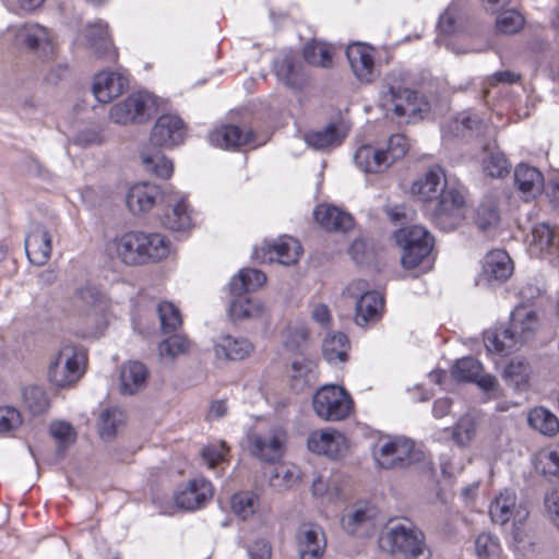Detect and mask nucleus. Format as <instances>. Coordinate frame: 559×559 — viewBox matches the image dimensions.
<instances>
[{"label": "nucleus", "instance_id": "obj_21", "mask_svg": "<svg viewBox=\"0 0 559 559\" xmlns=\"http://www.w3.org/2000/svg\"><path fill=\"white\" fill-rule=\"evenodd\" d=\"M25 252L31 263L41 266L51 253V237L47 228L33 224L24 241Z\"/></svg>", "mask_w": 559, "mask_h": 559}, {"label": "nucleus", "instance_id": "obj_31", "mask_svg": "<svg viewBox=\"0 0 559 559\" xmlns=\"http://www.w3.org/2000/svg\"><path fill=\"white\" fill-rule=\"evenodd\" d=\"M148 370L140 361H129L123 365L120 372V392L133 395L145 388Z\"/></svg>", "mask_w": 559, "mask_h": 559}, {"label": "nucleus", "instance_id": "obj_15", "mask_svg": "<svg viewBox=\"0 0 559 559\" xmlns=\"http://www.w3.org/2000/svg\"><path fill=\"white\" fill-rule=\"evenodd\" d=\"M307 448L316 454L330 459L343 456L347 450L346 438L335 429L314 430L307 438Z\"/></svg>", "mask_w": 559, "mask_h": 559}, {"label": "nucleus", "instance_id": "obj_4", "mask_svg": "<svg viewBox=\"0 0 559 559\" xmlns=\"http://www.w3.org/2000/svg\"><path fill=\"white\" fill-rule=\"evenodd\" d=\"M538 320L536 312L526 307L518 306L511 313L510 325L508 328L496 329L485 336V345L489 352L507 354L518 344L530 340L536 328Z\"/></svg>", "mask_w": 559, "mask_h": 559}, {"label": "nucleus", "instance_id": "obj_20", "mask_svg": "<svg viewBox=\"0 0 559 559\" xmlns=\"http://www.w3.org/2000/svg\"><path fill=\"white\" fill-rule=\"evenodd\" d=\"M489 514L492 522L503 525L510 520L516 524H523L528 516V510L516 504V496L513 491L504 490L489 507Z\"/></svg>", "mask_w": 559, "mask_h": 559}, {"label": "nucleus", "instance_id": "obj_28", "mask_svg": "<svg viewBox=\"0 0 559 559\" xmlns=\"http://www.w3.org/2000/svg\"><path fill=\"white\" fill-rule=\"evenodd\" d=\"M85 37L97 58L109 62L116 61L117 52L109 38L107 24L98 22L87 26Z\"/></svg>", "mask_w": 559, "mask_h": 559}, {"label": "nucleus", "instance_id": "obj_53", "mask_svg": "<svg viewBox=\"0 0 559 559\" xmlns=\"http://www.w3.org/2000/svg\"><path fill=\"white\" fill-rule=\"evenodd\" d=\"M477 421L474 415L465 414L453 428L452 438L461 447L467 445L476 435Z\"/></svg>", "mask_w": 559, "mask_h": 559}, {"label": "nucleus", "instance_id": "obj_52", "mask_svg": "<svg viewBox=\"0 0 559 559\" xmlns=\"http://www.w3.org/2000/svg\"><path fill=\"white\" fill-rule=\"evenodd\" d=\"M483 371L481 364L474 357L459 359L452 368V376L459 381L474 382Z\"/></svg>", "mask_w": 559, "mask_h": 559}, {"label": "nucleus", "instance_id": "obj_56", "mask_svg": "<svg viewBox=\"0 0 559 559\" xmlns=\"http://www.w3.org/2000/svg\"><path fill=\"white\" fill-rule=\"evenodd\" d=\"M50 433L58 442V451H63L67 447L74 443L76 433L73 427L64 421H53L50 425Z\"/></svg>", "mask_w": 559, "mask_h": 559}, {"label": "nucleus", "instance_id": "obj_18", "mask_svg": "<svg viewBox=\"0 0 559 559\" xmlns=\"http://www.w3.org/2000/svg\"><path fill=\"white\" fill-rule=\"evenodd\" d=\"M512 273L513 262L509 254L504 250H492L484 257L478 284H501L506 282Z\"/></svg>", "mask_w": 559, "mask_h": 559}, {"label": "nucleus", "instance_id": "obj_7", "mask_svg": "<svg viewBox=\"0 0 559 559\" xmlns=\"http://www.w3.org/2000/svg\"><path fill=\"white\" fill-rule=\"evenodd\" d=\"M397 245L403 249L401 263L404 269L413 270L421 264L433 247V237L423 226L413 225L395 233Z\"/></svg>", "mask_w": 559, "mask_h": 559}, {"label": "nucleus", "instance_id": "obj_42", "mask_svg": "<svg viewBox=\"0 0 559 559\" xmlns=\"http://www.w3.org/2000/svg\"><path fill=\"white\" fill-rule=\"evenodd\" d=\"M190 346L191 343L186 336L174 332L158 344V355L162 360L174 361L177 357L188 354Z\"/></svg>", "mask_w": 559, "mask_h": 559}, {"label": "nucleus", "instance_id": "obj_64", "mask_svg": "<svg viewBox=\"0 0 559 559\" xmlns=\"http://www.w3.org/2000/svg\"><path fill=\"white\" fill-rule=\"evenodd\" d=\"M249 555L251 559H270L271 547L265 540H258L251 546Z\"/></svg>", "mask_w": 559, "mask_h": 559}, {"label": "nucleus", "instance_id": "obj_1", "mask_svg": "<svg viewBox=\"0 0 559 559\" xmlns=\"http://www.w3.org/2000/svg\"><path fill=\"white\" fill-rule=\"evenodd\" d=\"M115 245L117 257L127 265L156 262L169 253V241L157 233L128 231Z\"/></svg>", "mask_w": 559, "mask_h": 559}, {"label": "nucleus", "instance_id": "obj_5", "mask_svg": "<svg viewBox=\"0 0 559 559\" xmlns=\"http://www.w3.org/2000/svg\"><path fill=\"white\" fill-rule=\"evenodd\" d=\"M408 148L409 144L405 135L396 133L390 136L385 147L360 146L356 151L354 159L356 165L365 173L379 174L403 158Z\"/></svg>", "mask_w": 559, "mask_h": 559}, {"label": "nucleus", "instance_id": "obj_13", "mask_svg": "<svg viewBox=\"0 0 559 559\" xmlns=\"http://www.w3.org/2000/svg\"><path fill=\"white\" fill-rule=\"evenodd\" d=\"M368 283L364 280L353 282L347 292L357 298L355 306V322L359 326H367L381 318L384 308V298L374 290H368Z\"/></svg>", "mask_w": 559, "mask_h": 559}, {"label": "nucleus", "instance_id": "obj_45", "mask_svg": "<svg viewBox=\"0 0 559 559\" xmlns=\"http://www.w3.org/2000/svg\"><path fill=\"white\" fill-rule=\"evenodd\" d=\"M305 139L306 142L316 150H324L338 145L343 136L335 124H328L321 130L308 132Z\"/></svg>", "mask_w": 559, "mask_h": 559}, {"label": "nucleus", "instance_id": "obj_26", "mask_svg": "<svg viewBox=\"0 0 559 559\" xmlns=\"http://www.w3.org/2000/svg\"><path fill=\"white\" fill-rule=\"evenodd\" d=\"M210 142L223 148H238L245 145L255 146L254 134L238 126H224L210 134Z\"/></svg>", "mask_w": 559, "mask_h": 559}, {"label": "nucleus", "instance_id": "obj_17", "mask_svg": "<svg viewBox=\"0 0 559 559\" xmlns=\"http://www.w3.org/2000/svg\"><path fill=\"white\" fill-rule=\"evenodd\" d=\"M299 559H322L326 548L323 530L314 524H301L295 535Z\"/></svg>", "mask_w": 559, "mask_h": 559}, {"label": "nucleus", "instance_id": "obj_47", "mask_svg": "<svg viewBox=\"0 0 559 559\" xmlns=\"http://www.w3.org/2000/svg\"><path fill=\"white\" fill-rule=\"evenodd\" d=\"M163 224L173 230H183L191 226L188 205L183 199L170 205V210L165 213Z\"/></svg>", "mask_w": 559, "mask_h": 559}, {"label": "nucleus", "instance_id": "obj_23", "mask_svg": "<svg viewBox=\"0 0 559 559\" xmlns=\"http://www.w3.org/2000/svg\"><path fill=\"white\" fill-rule=\"evenodd\" d=\"M448 189L443 169L440 166H433L423 177L413 182L411 193L426 201L438 199L439 194Z\"/></svg>", "mask_w": 559, "mask_h": 559}, {"label": "nucleus", "instance_id": "obj_34", "mask_svg": "<svg viewBox=\"0 0 559 559\" xmlns=\"http://www.w3.org/2000/svg\"><path fill=\"white\" fill-rule=\"evenodd\" d=\"M527 423L531 428L546 437H554L559 431L558 417L544 406L532 408L527 415Z\"/></svg>", "mask_w": 559, "mask_h": 559}, {"label": "nucleus", "instance_id": "obj_10", "mask_svg": "<svg viewBox=\"0 0 559 559\" xmlns=\"http://www.w3.org/2000/svg\"><path fill=\"white\" fill-rule=\"evenodd\" d=\"M156 111L155 97L147 92L129 95L111 106L109 117L115 123H143Z\"/></svg>", "mask_w": 559, "mask_h": 559}, {"label": "nucleus", "instance_id": "obj_12", "mask_svg": "<svg viewBox=\"0 0 559 559\" xmlns=\"http://www.w3.org/2000/svg\"><path fill=\"white\" fill-rule=\"evenodd\" d=\"M382 107L386 112L392 111L397 122H409L416 118L426 106L417 92L401 86L388 85L382 92Z\"/></svg>", "mask_w": 559, "mask_h": 559}, {"label": "nucleus", "instance_id": "obj_24", "mask_svg": "<svg viewBox=\"0 0 559 559\" xmlns=\"http://www.w3.org/2000/svg\"><path fill=\"white\" fill-rule=\"evenodd\" d=\"M160 198L162 193L156 185L142 182L131 187L126 202L133 214H141L150 211Z\"/></svg>", "mask_w": 559, "mask_h": 559}, {"label": "nucleus", "instance_id": "obj_43", "mask_svg": "<svg viewBox=\"0 0 559 559\" xmlns=\"http://www.w3.org/2000/svg\"><path fill=\"white\" fill-rule=\"evenodd\" d=\"M266 282L263 272L255 269H242L238 276L230 281V290L233 294H242L245 292L255 290Z\"/></svg>", "mask_w": 559, "mask_h": 559}, {"label": "nucleus", "instance_id": "obj_3", "mask_svg": "<svg viewBox=\"0 0 559 559\" xmlns=\"http://www.w3.org/2000/svg\"><path fill=\"white\" fill-rule=\"evenodd\" d=\"M78 310L76 335L82 338L102 336L108 325L109 301L94 287H82L75 292Z\"/></svg>", "mask_w": 559, "mask_h": 559}, {"label": "nucleus", "instance_id": "obj_27", "mask_svg": "<svg viewBox=\"0 0 559 559\" xmlns=\"http://www.w3.org/2000/svg\"><path fill=\"white\" fill-rule=\"evenodd\" d=\"M275 74L284 85L299 88L305 83L302 62L295 52H287L274 62Z\"/></svg>", "mask_w": 559, "mask_h": 559}, {"label": "nucleus", "instance_id": "obj_55", "mask_svg": "<svg viewBox=\"0 0 559 559\" xmlns=\"http://www.w3.org/2000/svg\"><path fill=\"white\" fill-rule=\"evenodd\" d=\"M524 24L523 16L515 10H507L500 13L496 20V29L500 34H514Z\"/></svg>", "mask_w": 559, "mask_h": 559}, {"label": "nucleus", "instance_id": "obj_41", "mask_svg": "<svg viewBox=\"0 0 559 559\" xmlns=\"http://www.w3.org/2000/svg\"><path fill=\"white\" fill-rule=\"evenodd\" d=\"M124 421L126 415L121 409L117 407L104 409L99 415L97 424L100 438L105 441L112 440L124 425Z\"/></svg>", "mask_w": 559, "mask_h": 559}, {"label": "nucleus", "instance_id": "obj_51", "mask_svg": "<svg viewBox=\"0 0 559 559\" xmlns=\"http://www.w3.org/2000/svg\"><path fill=\"white\" fill-rule=\"evenodd\" d=\"M230 504L235 514L247 520L257 511L259 498L253 492H239L231 497Z\"/></svg>", "mask_w": 559, "mask_h": 559}, {"label": "nucleus", "instance_id": "obj_50", "mask_svg": "<svg viewBox=\"0 0 559 559\" xmlns=\"http://www.w3.org/2000/svg\"><path fill=\"white\" fill-rule=\"evenodd\" d=\"M141 158L146 171L165 179L171 176L174 170L173 163L159 152L154 154L142 153Z\"/></svg>", "mask_w": 559, "mask_h": 559}, {"label": "nucleus", "instance_id": "obj_57", "mask_svg": "<svg viewBox=\"0 0 559 559\" xmlns=\"http://www.w3.org/2000/svg\"><path fill=\"white\" fill-rule=\"evenodd\" d=\"M499 549L498 539L490 534L483 533L475 540V551L480 559H489L498 555Z\"/></svg>", "mask_w": 559, "mask_h": 559}, {"label": "nucleus", "instance_id": "obj_58", "mask_svg": "<svg viewBox=\"0 0 559 559\" xmlns=\"http://www.w3.org/2000/svg\"><path fill=\"white\" fill-rule=\"evenodd\" d=\"M227 447L224 442L218 444H210L203 448L201 455L203 461L207 464L210 468H213L218 462L224 460V456L227 453Z\"/></svg>", "mask_w": 559, "mask_h": 559}, {"label": "nucleus", "instance_id": "obj_11", "mask_svg": "<svg viewBox=\"0 0 559 559\" xmlns=\"http://www.w3.org/2000/svg\"><path fill=\"white\" fill-rule=\"evenodd\" d=\"M466 202L464 195L455 188H449L439 194L430 211L432 222L444 231L459 227L465 219Z\"/></svg>", "mask_w": 559, "mask_h": 559}, {"label": "nucleus", "instance_id": "obj_46", "mask_svg": "<svg viewBox=\"0 0 559 559\" xmlns=\"http://www.w3.org/2000/svg\"><path fill=\"white\" fill-rule=\"evenodd\" d=\"M454 129L456 131V135L461 136H471L474 133L476 135L490 134L492 132V128L483 121L477 115L465 114L454 120Z\"/></svg>", "mask_w": 559, "mask_h": 559}, {"label": "nucleus", "instance_id": "obj_59", "mask_svg": "<svg viewBox=\"0 0 559 559\" xmlns=\"http://www.w3.org/2000/svg\"><path fill=\"white\" fill-rule=\"evenodd\" d=\"M22 423L20 413L13 407L0 408V432L5 433Z\"/></svg>", "mask_w": 559, "mask_h": 559}, {"label": "nucleus", "instance_id": "obj_9", "mask_svg": "<svg viewBox=\"0 0 559 559\" xmlns=\"http://www.w3.org/2000/svg\"><path fill=\"white\" fill-rule=\"evenodd\" d=\"M314 413L323 420L337 421L346 418L353 408L349 394L342 386L329 384L319 389L312 399Z\"/></svg>", "mask_w": 559, "mask_h": 559}, {"label": "nucleus", "instance_id": "obj_25", "mask_svg": "<svg viewBox=\"0 0 559 559\" xmlns=\"http://www.w3.org/2000/svg\"><path fill=\"white\" fill-rule=\"evenodd\" d=\"M128 80L116 72H99L94 78L93 93L99 103L107 104L119 96L126 86Z\"/></svg>", "mask_w": 559, "mask_h": 559}, {"label": "nucleus", "instance_id": "obj_37", "mask_svg": "<svg viewBox=\"0 0 559 559\" xmlns=\"http://www.w3.org/2000/svg\"><path fill=\"white\" fill-rule=\"evenodd\" d=\"M235 295L236 298L231 301L229 307V314L234 321L257 319L263 314L264 307L259 300L242 294Z\"/></svg>", "mask_w": 559, "mask_h": 559}, {"label": "nucleus", "instance_id": "obj_32", "mask_svg": "<svg viewBox=\"0 0 559 559\" xmlns=\"http://www.w3.org/2000/svg\"><path fill=\"white\" fill-rule=\"evenodd\" d=\"M514 179L519 190L526 199L535 198L543 190L544 177L535 167L520 164L515 168Z\"/></svg>", "mask_w": 559, "mask_h": 559}, {"label": "nucleus", "instance_id": "obj_33", "mask_svg": "<svg viewBox=\"0 0 559 559\" xmlns=\"http://www.w3.org/2000/svg\"><path fill=\"white\" fill-rule=\"evenodd\" d=\"M215 354L218 358L242 360L253 350V345L247 338L224 335L215 344Z\"/></svg>", "mask_w": 559, "mask_h": 559}, {"label": "nucleus", "instance_id": "obj_29", "mask_svg": "<svg viewBox=\"0 0 559 559\" xmlns=\"http://www.w3.org/2000/svg\"><path fill=\"white\" fill-rule=\"evenodd\" d=\"M346 56L356 78L360 81L370 82L374 67L371 48L360 43L352 44L347 47Z\"/></svg>", "mask_w": 559, "mask_h": 559}, {"label": "nucleus", "instance_id": "obj_19", "mask_svg": "<svg viewBox=\"0 0 559 559\" xmlns=\"http://www.w3.org/2000/svg\"><path fill=\"white\" fill-rule=\"evenodd\" d=\"M185 135V124L178 116L163 115L156 120L150 141L154 146L174 147L183 142Z\"/></svg>", "mask_w": 559, "mask_h": 559}, {"label": "nucleus", "instance_id": "obj_30", "mask_svg": "<svg viewBox=\"0 0 559 559\" xmlns=\"http://www.w3.org/2000/svg\"><path fill=\"white\" fill-rule=\"evenodd\" d=\"M313 216L324 229L330 231L346 233L353 227V217L335 206L319 205Z\"/></svg>", "mask_w": 559, "mask_h": 559}, {"label": "nucleus", "instance_id": "obj_44", "mask_svg": "<svg viewBox=\"0 0 559 559\" xmlns=\"http://www.w3.org/2000/svg\"><path fill=\"white\" fill-rule=\"evenodd\" d=\"M376 515L377 510L374 507L362 503L344 514L341 523L346 532L353 534L358 527L371 521Z\"/></svg>", "mask_w": 559, "mask_h": 559}, {"label": "nucleus", "instance_id": "obj_61", "mask_svg": "<svg viewBox=\"0 0 559 559\" xmlns=\"http://www.w3.org/2000/svg\"><path fill=\"white\" fill-rule=\"evenodd\" d=\"M545 507L552 523L559 528V490L555 489L546 493Z\"/></svg>", "mask_w": 559, "mask_h": 559}, {"label": "nucleus", "instance_id": "obj_39", "mask_svg": "<svg viewBox=\"0 0 559 559\" xmlns=\"http://www.w3.org/2000/svg\"><path fill=\"white\" fill-rule=\"evenodd\" d=\"M474 224L481 231L495 230L500 222V212L497 202L492 199H486L476 207L474 216Z\"/></svg>", "mask_w": 559, "mask_h": 559}, {"label": "nucleus", "instance_id": "obj_14", "mask_svg": "<svg viewBox=\"0 0 559 559\" xmlns=\"http://www.w3.org/2000/svg\"><path fill=\"white\" fill-rule=\"evenodd\" d=\"M287 440L285 429L272 427L265 433L249 437L250 452L263 462H278L285 454Z\"/></svg>", "mask_w": 559, "mask_h": 559}, {"label": "nucleus", "instance_id": "obj_22", "mask_svg": "<svg viewBox=\"0 0 559 559\" xmlns=\"http://www.w3.org/2000/svg\"><path fill=\"white\" fill-rule=\"evenodd\" d=\"M213 489L210 481L203 478L190 480L189 484L176 492L175 502L183 510L192 511L204 506L212 497Z\"/></svg>", "mask_w": 559, "mask_h": 559}, {"label": "nucleus", "instance_id": "obj_60", "mask_svg": "<svg viewBox=\"0 0 559 559\" xmlns=\"http://www.w3.org/2000/svg\"><path fill=\"white\" fill-rule=\"evenodd\" d=\"M103 140L100 131L96 128H87L76 133L73 139L74 144L85 147L94 144H99Z\"/></svg>", "mask_w": 559, "mask_h": 559}, {"label": "nucleus", "instance_id": "obj_48", "mask_svg": "<svg viewBox=\"0 0 559 559\" xmlns=\"http://www.w3.org/2000/svg\"><path fill=\"white\" fill-rule=\"evenodd\" d=\"M160 330L164 334H171L181 326L182 320L179 309L171 302L164 301L157 307Z\"/></svg>", "mask_w": 559, "mask_h": 559}, {"label": "nucleus", "instance_id": "obj_6", "mask_svg": "<svg viewBox=\"0 0 559 559\" xmlns=\"http://www.w3.org/2000/svg\"><path fill=\"white\" fill-rule=\"evenodd\" d=\"M86 361V352L83 347L71 343H63L50 361L48 377L56 386H68L82 377L83 366Z\"/></svg>", "mask_w": 559, "mask_h": 559}, {"label": "nucleus", "instance_id": "obj_63", "mask_svg": "<svg viewBox=\"0 0 559 559\" xmlns=\"http://www.w3.org/2000/svg\"><path fill=\"white\" fill-rule=\"evenodd\" d=\"M545 473L559 478V444L545 455Z\"/></svg>", "mask_w": 559, "mask_h": 559}, {"label": "nucleus", "instance_id": "obj_8", "mask_svg": "<svg viewBox=\"0 0 559 559\" xmlns=\"http://www.w3.org/2000/svg\"><path fill=\"white\" fill-rule=\"evenodd\" d=\"M379 466L386 469L404 468L424 459V452L404 437H394L381 443L373 452Z\"/></svg>", "mask_w": 559, "mask_h": 559}, {"label": "nucleus", "instance_id": "obj_40", "mask_svg": "<svg viewBox=\"0 0 559 559\" xmlns=\"http://www.w3.org/2000/svg\"><path fill=\"white\" fill-rule=\"evenodd\" d=\"M531 246L540 253H552L559 248V235L549 224H537L532 230Z\"/></svg>", "mask_w": 559, "mask_h": 559}, {"label": "nucleus", "instance_id": "obj_35", "mask_svg": "<svg viewBox=\"0 0 559 559\" xmlns=\"http://www.w3.org/2000/svg\"><path fill=\"white\" fill-rule=\"evenodd\" d=\"M349 349V341L344 333L328 334L323 341V357L330 364H342L347 360V352Z\"/></svg>", "mask_w": 559, "mask_h": 559}, {"label": "nucleus", "instance_id": "obj_36", "mask_svg": "<svg viewBox=\"0 0 559 559\" xmlns=\"http://www.w3.org/2000/svg\"><path fill=\"white\" fill-rule=\"evenodd\" d=\"M267 248L270 253H275L276 261L283 265L295 264L302 251L299 241L287 236L269 243Z\"/></svg>", "mask_w": 559, "mask_h": 559}, {"label": "nucleus", "instance_id": "obj_49", "mask_svg": "<svg viewBox=\"0 0 559 559\" xmlns=\"http://www.w3.org/2000/svg\"><path fill=\"white\" fill-rule=\"evenodd\" d=\"M25 406L33 415H40L49 407V399L45 390L37 385H28L23 390Z\"/></svg>", "mask_w": 559, "mask_h": 559}, {"label": "nucleus", "instance_id": "obj_38", "mask_svg": "<svg viewBox=\"0 0 559 559\" xmlns=\"http://www.w3.org/2000/svg\"><path fill=\"white\" fill-rule=\"evenodd\" d=\"M483 151L486 154L484 159V171L486 175L492 178H501L509 174L510 164L504 154L497 148L495 142L484 144Z\"/></svg>", "mask_w": 559, "mask_h": 559}, {"label": "nucleus", "instance_id": "obj_54", "mask_svg": "<svg viewBox=\"0 0 559 559\" xmlns=\"http://www.w3.org/2000/svg\"><path fill=\"white\" fill-rule=\"evenodd\" d=\"M530 376V366L523 360H511L503 370L506 381L516 389L527 383Z\"/></svg>", "mask_w": 559, "mask_h": 559}, {"label": "nucleus", "instance_id": "obj_16", "mask_svg": "<svg viewBox=\"0 0 559 559\" xmlns=\"http://www.w3.org/2000/svg\"><path fill=\"white\" fill-rule=\"evenodd\" d=\"M19 45L35 53L38 58L47 59L53 55V44L49 31L38 24H24L15 32Z\"/></svg>", "mask_w": 559, "mask_h": 559}, {"label": "nucleus", "instance_id": "obj_2", "mask_svg": "<svg viewBox=\"0 0 559 559\" xmlns=\"http://www.w3.org/2000/svg\"><path fill=\"white\" fill-rule=\"evenodd\" d=\"M378 543L380 549L390 555H400L407 559L431 558L424 533L412 523L390 521L381 531Z\"/></svg>", "mask_w": 559, "mask_h": 559}, {"label": "nucleus", "instance_id": "obj_62", "mask_svg": "<svg viewBox=\"0 0 559 559\" xmlns=\"http://www.w3.org/2000/svg\"><path fill=\"white\" fill-rule=\"evenodd\" d=\"M456 10L449 7L443 14L440 15L438 27L444 34H451L455 29Z\"/></svg>", "mask_w": 559, "mask_h": 559}]
</instances>
